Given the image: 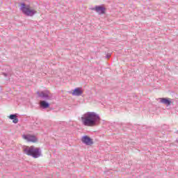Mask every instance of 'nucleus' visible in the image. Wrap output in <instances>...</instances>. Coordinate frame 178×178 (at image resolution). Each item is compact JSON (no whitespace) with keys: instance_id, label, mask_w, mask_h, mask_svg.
<instances>
[{"instance_id":"f03ea898","label":"nucleus","mask_w":178,"mask_h":178,"mask_svg":"<svg viewBox=\"0 0 178 178\" xmlns=\"http://www.w3.org/2000/svg\"><path fill=\"white\" fill-rule=\"evenodd\" d=\"M24 154L28 155V156H32V158H40L42 154L41 148L35 147L34 146L25 147L23 148Z\"/></svg>"},{"instance_id":"f8f14e48","label":"nucleus","mask_w":178,"mask_h":178,"mask_svg":"<svg viewBox=\"0 0 178 178\" xmlns=\"http://www.w3.org/2000/svg\"><path fill=\"white\" fill-rule=\"evenodd\" d=\"M107 58H111V54H108L106 56Z\"/></svg>"},{"instance_id":"9d476101","label":"nucleus","mask_w":178,"mask_h":178,"mask_svg":"<svg viewBox=\"0 0 178 178\" xmlns=\"http://www.w3.org/2000/svg\"><path fill=\"white\" fill-rule=\"evenodd\" d=\"M9 119L13 120V123H15V124L19 123V118H17V115L16 114L10 115Z\"/></svg>"},{"instance_id":"ddd939ff","label":"nucleus","mask_w":178,"mask_h":178,"mask_svg":"<svg viewBox=\"0 0 178 178\" xmlns=\"http://www.w3.org/2000/svg\"><path fill=\"white\" fill-rule=\"evenodd\" d=\"M3 76H4L5 77H6V76H8V74H7L6 73H3Z\"/></svg>"},{"instance_id":"6e6552de","label":"nucleus","mask_w":178,"mask_h":178,"mask_svg":"<svg viewBox=\"0 0 178 178\" xmlns=\"http://www.w3.org/2000/svg\"><path fill=\"white\" fill-rule=\"evenodd\" d=\"M83 94V90L80 88H76L72 92V95L75 97H80Z\"/></svg>"},{"instance_id":"20e7f679","label":"nucleus","mask_w":178,"mask_h":178,"mask_svg":"<svg viewBox=\"0 0 178 178\" xmlns=\"http://www.w3.org/2000/svg\"><path fill=\"white\" fill-rule=\"evenodd\" d=\"M38 97H40L42 99H44V101H50L52 97L51 96V93L48 90L37 92Z\"/></svg>"},{"instance_id":"0eeeda50","label":"nucleus","mask_w":178,"mask_h":178,"mask_svg":"<svg viewBox=\"0 0 178 178\" xmlns=\"http://www.w3.org/2000/svg\"><path fill=\"white\" fill-rule=\"evenodd\" d=\"M23 138L27 141H29L30 143H37L38 140L37 137H35L34 135H23Z\"/></svg>"},{"instance_id":"9b49d317","label":"nucleus","mask_w":178,"mask_h":178,"mask_svg":"<svg viewBox=\"0 0 178 178\" xmlns=\"http://www.w3.org/2000/svg\"><path fill=\"white\" fill-rule=\"evenodd\" d=\"M40 105L42 109H47L49 106V103L47 102L45 100H42L40 101Z\"/></svg>"},{"instance_id":"7ed1b4c3","label":"nucleus","mask_w":178,"mask_h":178,"mask_svg":"<svg viewBox=\"0 0 178 178\" xmlns=\"http://www.w3.org/2000/svg\"><path fill=\"white\" fill-rule=\"evenodd\" d=\"M20 10H22V13L26 16L33 17L37 13L36 10L30 9V6H26L24 3H21Z\"/></svg>"},{"instance_id":"423d86ee","label":"nucleus","mask_w":178,"mask_h":178,"mask_svg":"<svg viewBox=\"0 0 178 178\" xmlns=\"http://www.w3.org/2000/svg\"><path fill=\"white\" fill-rule=\"evenodd\" d=\"M81 141L83 144H86V145H92V144H94V141H92V139L88 136H83Z\"/></svg>"},{"instance_id":"1a4fd4ad","label":"nucleus","mask_w":178,"mask_h":178,"mask_svg":"<svg viewBox=\"0 0 178 178\" xmlns=\"http://www.w3.org/2000/svg\"><path fill=\"white\" fill-rule=\"evenodd\" d=\"M160 102H161V104H164V105H166L167 106H170V105L172 104L170 99L165 97L160 98Z\"/></svg>"},{"instance_id":"39448f33","label":"nucleus","mask_w":178,"mask_h":178,"mask_svg":"<svg viewBox=\"0 0 178 178\" xmlns=\"http://www.w3.org/2000/svg\"><path fill=\"white\" fill-rule=\"evenodd\" d=\"M92 10H95L99 15H104L106 10V8L102 6H95V8H92Z\"/></svg>"},{"instance_id":"f257e3e1","label":"nucleus","mask_w":178,"mask_h":178,"mask_svg":"<svg viewBox=\"0 0 178 178\" xmlns=\"http://www.w3.org/2000/svg\"><path fill=\"white\" fill-rule=\"evenodd\" d=\"M81 120L83 126L94 127V126H98L99 124L101 118L95 112H87L82 115Z\"/></svg>"}]
</instances>
